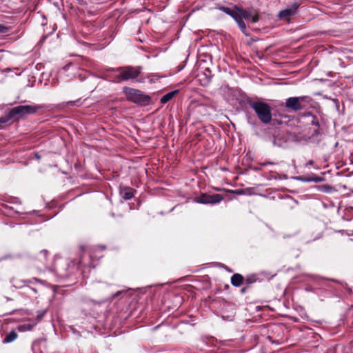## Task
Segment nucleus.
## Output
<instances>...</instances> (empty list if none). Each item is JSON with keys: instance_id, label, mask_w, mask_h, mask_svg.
<instances>
[{"instance_id": "7c9ffc66", "label": "nucleus", "mask_w": 353, "mask_h": 353, "mask_svg": "<svg viewBox=\"0 0 353 353\" xmlns=\"http://www.w3.org/2000/svg\"><path fill=\"white\" fill-rule=\"evenodd\" d=\"M248 291H250V290L248 288H246L245 286H243L241 289L240 292H241V294H244L247 293Z\"/></svg>"}, {"instance_id": "f3484780", "label": "nucleus", "mask_w": 353, "mask_h": 353, "mask_svg": "<svg viewBox=\"0 0 353 353\" xmlns=\"http://www.w3.org/2000/svg\"><path fill=\"white\" fill-rule=\"evenodd\" d=\"M254 10H256L250 9V8H248V9L241 8V15L242 17V19H245V20H250L251 19V17H252V16L254 15Z\"/></svg>"}, {"instance_id": "bb28decb", "label": "nucleus", "mask_w": 353, "mask_h": 353, "mask_svg": "<svg viewBox=\"0 0 353 353\" xmlns=\"http://www.w3.org/2000/svg\"><path fill=\"white\" fill-rule=\"evenodd\" d=\"M228 192L234 193L237 195H241L243 193V190L238 189V190H228Z\"/></svg>"}, {"instance_id": "423d86ee", "label": "nucleus", "mask_w": 353, "mask_h": 353, "mask_svg": "<svg viewBox=\"0 0 353 353\" xmlns=\"http://www.w3.org/2000/svg\"><path fill=\"white\" fill-rule=\"evenodd\" d=\"M307 119V122L313 127L312 137H318L322 132L321 115L313 114L311 112H307L304 114Z\"/></svg>"}, {"instance_id": "a878e982", "label": "nucleus", "mask_w": 353, "mask_h": 353, "mask_svg": "<svg viewBox=\"0 0 353 353\" xmlns=\"http://www.w3.org/2000/svg\"><path fill=\"white\" fill-rule=\"evenodd\" d=\"M324 180H325V179L323 177L316 176L315 174H312V176H311V181L318 183V182L323 181Z\"/></svg>"}, {"instance_id": "473e14b6", "label": "nucleus", "mask_w": 353, "mask_h": 353, "mask_svg": "<svg viewBox=\"0 0 353 353\" xmlns=\"http://www.w3.org/2000/svg\"><path fill=\"white\" fill-rule=\"evenodd\" d=\"M50 2H53L56 6H58L59 5V0H47Z\"/></svg>"}, {"instance_id": "39448f33", "label": "nucleus", "mask_w": 353, "mask_h": 353, "mask_svg": "<svg viewBox=\"0 0 353 353\" xmlns=\"http://www.w3.org/2000/svg\"><path fill=\"white\" fill-rule=\"evenodd\" d=\"M312 101L309 96L293 97L286 99L285 106L291 111L298 112L305 109ZM281 105L283 106L284 104L282 103Z\"/></svg>"}, {"instance_id": "4c0bfd02", "label": "nucleus", "mask_w": 353, "mask_h": 353, "mask_svg": "<svg viewBox=\"0 0 353 353\" xmlns=\"http://www.w3.org/2000/svg\"><path fill=\"white\" fill-rule=\"evenodd\" d=\"M6 300L8 301H10L12 300L11 299L8 298V297H6Z\"/></svg>"}, {"instance_id": "e433bc0d", "label": "nucleus", "mask_w": 353, "mask_h": 353, "mask_svg": "<svg viewBox=\"0 0 353 353\" xmlns=\"http://www.w3.org/2000/svg\"><path fill=\"white\" fill-rule=\"evenodd\" d=\"M90 301L92 302V303H98V304L101 303V302H96V301H94L93 300H90Z\"/></svg>"}, {"instance_id": "f8f14e48", "label": "nucleus", "mask_w": 353, "mask_h": 353, "mask_svg": "<svg viewBox=\"0 0 353 353\" xmlns=\"http://www.w3.org/2000/svg\"><path fill=\"white\" fill-rule=\"evenodd\" d=\"M135 190L130 187H121L120 194L125 200L131 199L134 194Z\"/></svg>"}, {"instance_id": "5701e85b", "label": "nucleus", "mask_w": 353, "mask_h": 353, "mask_svg": "<svg viewBox=\"0 0 353 353\" xmlns=\"http://www.w3.org/2000/svg\"><path fill=\"white\" fill-rule=\"evenodd\" d=\"M219 10L223 11L224 13L230 15V17L231 16H233V12L235 10V8H234V9H231L228 7H225V6H221L219 8Z\"/></svg>"}, {"instance_id": "c9c22d12", "label": "nucleus", "mask_w": 353, "mask_h": 353, "mask_svg": "<svg viewBox=\"0 0 353 353\" xmlns=\"http://www.w3.org/2000/svg\"><path fill=\"white\" fill-rule=\"evenodd\" d=\"M314 161L312 160L309 161L308 164L313 165Z\"/></svg>"}, {"instance_id": "4be33fe9", "label": "nucleus", "mask_w": 353, "mask_h": 353, "mask_svg": "<svg viewBox=\"0 0 353 353\" xmlns=\"http://www.w3.org/2000/svg\"><path fill=\"white\" fill-rule=\"evenodd\" d=\"M316 188L323 192H330L332 190V188L329 185H316Z\"/></svg>"}, {"instance_id": "7ed1b4c3", "label": "nucleus", "mask_w": 353, "mask_h": 353, "mask_svg": "<svg viewBox=\"0 0 353 353\" xmlns=\"http://www.w3.org/2000/svg\"><path fill=\"white\" fill-rule=\"evenodd\" d=\"M123 92L128 101H131L139 105L146 106L151 102L150 96L145 94L139 90L125 86L123 88Z\"/></svg>"}, {"instance_id": "412c9836", "label": "nucleus", "mask_w": 353, "mask_h": 353, "mask_svg": "<svg viewBox=\"0 0 353 353\" xmlns=\"http://www.w3.org/2000/svg\"><path fill=\"white\" fill-rule=\"evenodd\" d=\"M11 120V118L9 117L8 112L4 116L0 117V129H3L6 124Z\"/></svg>"}, {"instance_id": "cd10ccee", "label": "nucleus", "mask_w": 353, "mask_h": 353, "mask_svg": "<svg viewBox=\"0 0 353 353\" xmlns=\"http://www.w3.org/2000/svg\"><path fill=\"white\" fill-rule=\"evenodd\" d=\"M126 293V291L125 290H120V291H118L116 293H114L113 295H112V298L113 299H115L118 296H119L120 295L123 294H125Z\"/></svg>"}, {"instance_id": "72a5a7b5", "label": "nucleus", "mask_w": 353, "mask_h": 353, "mask_svg": "<svg viewBox=\"0 0 353 353\" xmlns=\"http://www.w3.org/2000/svg\"><path fill=\"white\" fill-rule=\"evenodd\" d=\"M34 157L37 159H41V155H39L37 152H36L34 154Z\"/></svg>"}, {"instance_id": "2eb2a0df", "label": "nucleus", "mask_w": 353, "mask_h": 353, "mask_svg": "<svg viewBox=\"0 0 353 353\" xmlns=\"http://www.w3.org/2000/svg\"><path fill=\"white\" fill-rule=\"evenodd\" d=\"M283 118H288L287 115H281L277 111L272 112V121H271V124L272 125H281L283 123Z\"/></svg>"}, {"instance_id": "f257e3e1", "label": "nucleus", "mask_w": 353, "mask_h": 353, "mask_svg": "<svg viewBox=\"0 0 353 353\" xmlns=\"http://www.w3.org/2000/svg\"><path fill=\"white\" fill-rule=\"evenodd\" d=\"M244 102L252 108L259 121L264 124H269L272 121V112L270 105L259 100H254L250 97L244 99Z\"/></svg>"}, {"instance_id": "aec40b11", "label": "nucleus", "mask_w": 353, "mask_h": 353, "mask_svg": "<svg viewBox=\"0 0 353 353\" xmlns=\"http://www.w3.org/2000/svg\"><path fill=\"white\" fill-rule=\"evenodd\" d=\"M17 333L14 330H12L5 336V338L3 340V343H11L17 338Z\"/></svg>"}, {"instance_id": "b1692460", "label": "nucleus", "mask_w": 353, "mask_h": 353, "mask_svg": "<svg viewBox=\"0 0 353 353\" xmlns=\"http://www.w3.org/2000/svg\"><path fill=\"white\" fill-rule=\"evenodd\" d=\"M294 179L303 182H311V176H296Z\"/></svg>"}, {"instance_id": "9d476101", "label": "nucleus", "mask_w": 353, "mask_h": 353, "mask_svg": "<svg viewBox=\"0 0 353 353\" xmlns=\"http://www.w3.org/2000/svg\"><path fill=\"white\" fill-rule=\"evenodd\" d=\"M235 10L233 12V16H231L235 21L237 23L240 30L241 32L245 35L248 36L249 33L247 32L246 25L243 21L242 17L241 15V8H239L237 6H234Z\"/></svg>"}, {"instance_id": "4468645a", "label": "nucleus", "mask_w": 353, "mask_h": 353, "mask_svg": "<svg viewBox=\"0 0 353 353\" xmlns=\"http://www.w3.org/2000/svg\"><path fill=\"white\" fill-rule=\"evenodd\" d=\"M245 277L241 274L235 273L231 276V284L234 287H240L243 285Z\"/></svg>"}, {"instance_id": "f704fd0d", "label": "nucleus", "mask_w": 353, "mask_h": 353, "mask_svg": "<svg viewBox=\"0 0 353 353\" xmlns=\"http://www.w3.org/2000/svg\"><path fill=\"white\" fill-rule=\"evenodd\" d=\"M268 164H271V163L270 162H265V163H262V165H268Z\"/></svg>"}, {"instance_id": "20e7f679", "label": "nucleus", "mask_w": 353, "mask_h": 353, "mask_svg": "<svg viewBox=\"0 0 353 353\" xmlns=\"http://www.w3.org/2000/svg\"><path fill=\"white\" fill-rule=\"evenodd\" d=\"M43 106L40 105H21L12 108L8 112L9 117L11 119L19 121L26 117L28 114H34Z\"/></svg>"}, {"instance_id": "dca6fc26", "label": "nucleus", "mask_w": 353, "mask_h": 353, "mask_svg": "<svg viewBox=\"0 0 353 353\" xmlns=\"http://www.w3.org/2000/svg\"><path fill=\"white\" fill-rule=\"evenodd\" d=\"M179 92V90H175L171 91V92L165 94L161 98L160 102L163 104L168 103L171 99H172L174 97H176Z\"/></svg>"}, {"instance_id": "a211bd4d", "label": "nucleus", "mask_w": 353, "mask_h": 353, "mask_svg": "<svg viewBox=\"0 0 353 353\" xmlns=\"http://www.w3.org/2000/svg\"><path fill=\"white\" fill-rule=\"evenodd\" d=\"M286 143V139L281 135H276L274 137L273 144L278 147H283Z\"/></svg>"}, {"instance_id": "c85d7f7f", "label": "nucleus", "mask_w": 353, "mask_h": 353, "mask_svg": "<svg viewBox=\"0 0 353 353\" xmlns=\"http://www.w3.org/2000/svg\"><path fill=\"white\" fill-rule=\"evenodd\" d=\"M8 28L5 26L0 24V33H6L8 31Z\"/></svg>"}, {"instance_id": "ddd939ff", "label": "nucleus", "mask_w": 353, "mask_h": 353, "mask_svg": "<svg viewBox=\"0 0 353 353\" xmlns=\"http://www.w3.org/2000/svg\"><path fill=\"white\" fill-rule=\"evenodd\" d=\"M259 280V277L256 274H248L245 277V282L243 283L244 286L250 290L252 288V285L254 283H256Z\"/></svg>"}, {"instance_id": "58836bf2", "label": "nucleus", "mask_w": 353, "mask_h": 353, "mask_svg": "<svg viewBox=\"0 0 353 353\" xmlns=\"http://www.w3.org/2000/svg\"><path fill=\"white\" fill-rule=\"evenodd\" d=\"M254 170H259V168H254Z\"/></svg>"}, {"instance_id": "f03ea898", "label": "nucleus", "mask_w": 353, "mask_h": 353, "mask_svg": "<svg viewBox=\"0 0 353 353\" xmlns=\"http://www.w3.org/2000/svg\"><path fill=\"white\" fill-rule=\"evenodd\" d=\"M143 68L141 66L126 65L118 67L116 68H110L109 70L119 73V77L116 81L119 83L128 81L136 80L141 73Z\"/></svg>"}, {"instance_id": "1a4fd4ad", "label": "nucleus", "mask_w": 353, "mask_h": 353, "mask_svg": "<svg viewBox=\"0 0 353 353\" xmlns=\"http://www.w3.org/2000/svg\"><path fill=\"white\" fill-rule=\"evenodd\" d=\"M235 10L233 12V16H231L235 21L237 23L240 30L241 32L245 35L248 36L249 33L247 32L246 25L243 21L242 17L241 15V8H239L237 6H234Z\"/></svg>"}, {"instance_id": "6e6552de", "label": "nucleus", "mask_w": 353, "mask_h": 353, "mask_svg": "<svg viewBox=\"0 0 353 353\" xmlns=\"http://www.w3.org/2000/svg\"><path fill=\"white\" fill-rule=\"evenodd\" d=\"M300 3L298 1H294L290 6H288L287 8L278 14V17L281 20L290 22V18L298 13Z\"/></svg>"}, {"instance_id": "c756f323", "label": "nucleus", "mask_w": 353, "mask_h": 353, "mask_svg": "<svg viewBox=\"0 0 353 353\" xmlns=\"http://www.w3.org/2000/svg\"><path fill=\"white\" fill-rule=\"evenodd\" d=\"M46 314V311H43L41 312L40 314H39L37 316V321H41L43 317L44 316V315Z\"/></svg>"}, {"instance_id": "0eeeda50", "label": "nucleus", "mask_w": 353, "mask_h": 353, "mask_svg": "<svg viewBox=\"0 0 353 353\" xmlns=\"http://www.w3.org/2000/svg\"><path fill=\"white\" fill-rule=\"evenodd\" d=\"M224 199V196L219 194H209L201 193L199 196L194 197L195 202L202 204L215 205L219 203Z\"/></svg>"}, {"instance_id": "6ab92c4d", "label": "nucleus", "mask_w": 353, "mask_h": 353, "mask_svg": "<svg viewBox=\"0 0 353 353\" xmlns=\"http://www.w3.org/2000/svg\"><path fill=\"white\" fill-rule=\"evenodd\" d=\"M48 255L49 252L47 250H42L39 252L38 256H37V259L44 264L48 261Z\"/></svg>"}, {"instance_id": "393cba45", "label": "nucleus", "mask_w": 353, "mask_h": 353, "mask_svg": "<svg viewBox=\"0 0 353 353\" xmlns=\"http://www.w3.org/2000/svg\"><path fill=\"white\" fill-rule=\"evenodd\" d=\"M260 19V17H259V12H258V10H254V15L252 16V17H251V19H250V21L253 23H255L256 22H258Z\"/></svg>"}, {"instance_id": "2f4dec72", "label": "nucleus", "mask_w": 353, "mask_h": 353, "mask_svg": "<svg viewBox=\"0 0 353 353\" xmlns=\"http://www.w3.org/2000/svg\"><path fill=\"white\" fill-rule=\"evenodd\" d=\"M77 101H70L66 103V105H74Z\"/></svg>"}, {"instance_id": "9b49d317", "label": "nucleus", "mask_w": 353, "mask_h": 353, "mask_svg": "<svg viewBox=\"0 0 353 353\" xmlns=\"http://www.w3.org/2000/svg\"><path fill=\"white\" fill-rule=\"evenodd\" d=\"M111 68H106L103 72V79L108 81L119 83V81H116L119 77V73H115L114 71L109 70Z\"/></svg>"}]
</instances>
